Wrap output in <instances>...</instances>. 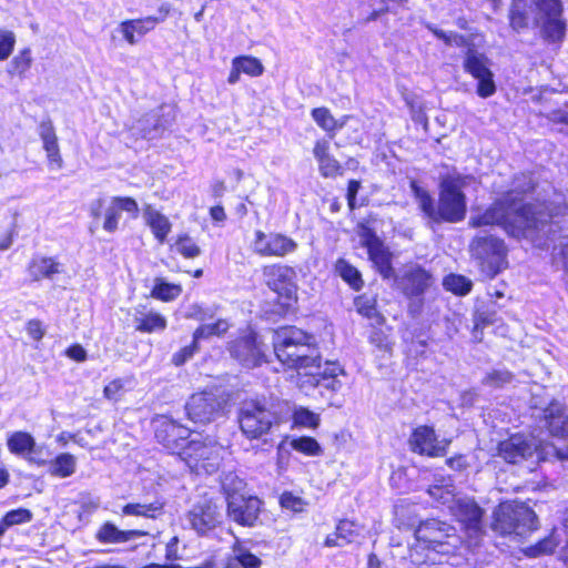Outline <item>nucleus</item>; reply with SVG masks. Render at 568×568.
Returning <instances> with one entry per match:
<instances>
[{"mask_svg": "<svg viewBox=\"0 0 568 568\" xmlns=\"http://www.w3.org/2000/svg\"><path fill=\"white\" fill-rule=\"evenodd\" d=\"M314 155L318 162V169L324 178H335L342 174V166L328 152L326 144H316Z\"/></svg>", "mask_w": 568, "mask_h": 568, "instance_id": "nucleus-32", "label": "nucleus"}, {"mask_svg": "<svg viewBox=\"0 0 568 568\" xmlns=\"http://www.w3.org/2000/svg\"><path fill=\"white\" fill-rule=\"evenodd\" d=\"M163 504L154 501L150 504L129 503L122 507V514L126 516H138L146 518H155L162 513Z\"/></svg>", "mask_w": 568, "mask_h": 568, "instance_id": "nucleus-37", "label": "nucleus"}, {"mask_svg": "<svg viewBox=\"0 0 568 568\" xmlns=\"http://www.w3.org/2000/svg\"><path fill=\"white\" fill-rule=\"evenodd\" d=\"M432 276L419 266H409L403 276L397 280L398 287L407 296H418L430 285Z\"/></svg>", "mask_w": 568, "mask_h": 568, "instance_id": "nucleus-23", "label": "nucleus"}, {"mask_svg": "<svg viewBox=\"0 0 568 568\" xmlns=\"http://www.w3.org/2000/svg\"><path fill=\"white\" fill-rule=\"evenodd\" d=\"M355 307L359 314L367 318H376L379 316L376 308V298L369 295H361L355 298Z\"/></svg>", "mask_w": 568, "mask_h": 568, "instance_id": "nucleus-47", "label": "nucleus"}, {"mask_svg": "<svg viewBox=\"0 0 568 568\" xmlns=\"http://www.w3.org/2000/svg\"><path fill=\"white\" fill-rule=\"evenodd\" d=\"M557 546L558 540L556 538L555 531H552L548 537L538 541L536 545L525 548L523 551L525 556L529 558H537L540 556L552 554Z\"/></svg>", "mask_w": 568, "mask_h": 568, "instance_id": "nucleus-41", "label": "nucleus"}, {"mask_svg": "<svg viewBox=\"0 0 568 568\" xmlns=\"http://www.w3.org/2000/svg\"><path fill=\"white\" fill-rule=\"evenodd\" d=\"M128 214L129 219L135 220L140 215L138 201L129 195H115L109 202L98 197L90 204L89 215L92 220L101 221L102 229L106 233H115L119 230L121 213Z\"/></svg>", "mask_w": 568, "mask_h": 568, "instance_id": "nucleus-6", "label": "nucleus"}, {"mask_svg": "<svg viewBox=\"0 0 568 568\" xmlns=\"http://www.w3.org/2000/svg\"><path fill=\"white\" fill-rule=\"evenodd\" d=\"M179 458L195 474H213L219 469L221 455L220 445L210 436H200L189 440Z\"/></svg>", "mask_w": 568, "mask_h": 568, "instance_id": "nucleus-7", "label": "nucleus"}, {"mask_svg": "<svg viewBox=\"0 0 568 568\" xmlns=\"http://www.w3.org/2000/svg\"><path fill=\"white\" fill-rule=\"evenodd\" d=\"M124 379L114 378L103 387V397L111 402H119L124 393Z\"/></svg>", "mask_w": 568, "mask_h": 568, "instance_id": "nucleus-51", "label": "nucleus"}, {"mask_svg": "<svg viewBox=\"0 0 568 568\" xmlns=\"http://www.w3.org/2000/svg\"><path fill=\"white\" fill-rule=\"evenodd\" d=\"M265 284L276 293L285 311L291 310L297 303L298 286L295 270L287 265L273 264L263 268Z\"/></svg>", "mask_w": 568, "mask_h": 568, "instance_id": "nucleus-10", "label": "nucleus"}, {"mask_svg": "<svg viewBox=\"0 0 568 568\" xmlns=\"http://www.w3.org/2000/svg\"><path fill=\"white\" fill-rule=\"evenodd\" d=\"M28 337L36 343L42 341L45 335V326L39 318H31L24 325Z\"/></svg>", "mask_w": 568, "mask_h": 568, "instance_id": "nucleus-54", "label": "nucleus"}, {"mask_svg": "<svg viewBox=\"0 0 568 568\" xmlns=\"http://www.w3.org/2000/svg\"><path fill=\"white\" fill-rule=\"evenodd\" d=\"M494 531L520 541L539 528L536 513L519 501L501 503L494 511Z\"/></svg>", "mask_w": 568, "mask_h": 568, "instance_id": "nucleus-5", "label": "nucleus"}, {"mask_svg": "<svg viewBox=\"0 0 568 568\" xmlns=\"http://www.w3.org/2000/svg\"><path fill=\"white\" fill-rule=\"evenodd\" d=\"M444 287L457 295H466L471 290V282L463 276L450 274L444 278Z\"/></svg>", "mask_w": 568, "mask_h": 568, "instance_id": "nucleus-44", "label": "nucleus"}, {"mask_svg": "<svg viewBox=\"0 0 568 568\" xmlns=\"http://www.w3.org/2000/svg\"><path fill=\"white\" fill-rule=\"evenodd\" d=\"M179 537L173 536L165 545V560L170 564H175V561L180 558L178 550Z\"/></svg>", "mask_w": 568, "mask_h": 568, "instance_id": "nucleus-61", "label": "nucleus"}, {"mask_svg": "<svg viewBox=\"0 0 568 568\" xmlns=\"http://www.w3.org/2000/svg\"><path fill=\"white\" fill-rule=\"evenodd\" d=\"M549 433L556 437H568V414L560 403H551L545 409Z\"/></svg>", "mask_w": 568, "mask_h": 568, "instance_id": "nucleus-27", "label": "nucleus"}, {"mask_svg": "<svg viewBox=\"0 0 568 568\" xmlns=\"http://www.w3.org/2000/svg\"><path fill=\"white\" fill-rule=\"evenodd\" d=\"M232 357L241 361L248 351V335L240 336L232 341L229 345Z\"/></svg>", "mask_w": 568, "mask_h": 568, "instance_id": "nucleus-55", "label": "nucleus"}, {"mask_svg": "<svg viewBox=\"0 0 568 568\" xmlns=\"http://www.w3.org/2000/svg\"><path fill=\"white\" fill-rule=\"evenodd\" d=\"M171 250L186 260H193L201 255L202 250L187 233H180L175 236Z\"/></svg>", "mask_w": 568, "mask_h": 568, "instance_id": "nucleus-33", "label": "nucleus"}, {"mask_svg": "<svg viewBox=\"0 0 568 568\" xmlns=\"http://www.w3.org/2000/svg\"><path fill=\"white\" fill-rule=\"evenodd\" d=\"M40 134L42 136L43 142H54L55 140V135L51 124H41Z\"/></svg>", "mask_w": 568, "mask_h": 568, "instance_id": "nucleus-64", "label": "nucleus"}, {"mask_svg": "<svg viewBox=\"0 0 568 568\" xmlns=\"http://www.w3.org/2000/svg\"><path fill=\"white\" fill-rule=\"evenodd\" d=\"M189 523L199 535L203 536L213 530L219 524V511L212 500L195 504L186 515Z\"/></svg>", "mask_w": 568, "mask_h": 568, "instance_id": "nucleus-22", "label": "nucleus"}, {"mask_svg": "<svg viewBox=\"0 0 568 568\" xmlns=\"http://www.w3.org/2000/svg\"><path fill=\"white\" fill-rule=\"evenodd\" d=\"M428 494L439 504L447 506L450 514L462 524L468 548L479 545L483 535V510L469 498L457 497L450 479H442L440 484L429 487ZM417 545L422 549L434 550L437 554H454L464 544L456 535L455 528L436 519L427 520L415 531Z\"/></svg>", "mask_w": 568, "mask_h": 568, "instance_id": "nucleus-2", "label": "nucleus"}, {"mask_svg": "<svg viewBox=\"0 0 568 568\" xmlns=\"http://www.w3.org/2000/svg\"><path fill=\"white\" fill-rule=\"evenodd\" d=\"M229 327L230 325L227 321L219 318L212 324H203L197 326L193 332L192 337L200 342L201 339H206L212 336H222L227 332Z\"/></svg>", "mask_w": 568, "mask_h": 568, "instance_id": "nucleus-40", "label": "nucleus"}, {"mask_svg": "<svg viewBox=\"0 0 568 568\" xmlns=\"http://www.w3.org/2000/svg\"><path fill=\"white\" fill-rule=\"evenodd\" d=\"M248 568V550H243L240 554L230 557L223 568Z\"/></svg>", "mask_w": 568, "mask_h": 568, "instance_id": "nucleus-60", "label": "nucleus"}, {"mask_svg": "<svg viewBox=\"0 0 568 568\" xmlns=\"http://www.w3.org/2000/svg\"><path fill=\"white\" fill-rule=\"evenodd\" d=\"M361 242L367 248L368 255L373 264L384 278L394 276V268L390 263L392 255L384 246L383 242L367 227H363L361 233Z\"/></svg>", "mask_w": 568, "mask_h": 568, "instance_id": "nucleus-19", "label": "nucleus"}, {"mask_svg": "<svg viewBox=\"0 0 568 568\" xmlns=\"http://www.w3.org/2000/svg\"><path fill=\"white\" fill-rule=\"evenodd\" d=\"M471 181L469 176L452 174L440 183L438 221L458 222L465 217L466 200L463 189Z\"/></svg>", "mask_w": 568, "mask_h": 568, "instance_id": "nucleus-8", "label": "nucleus"}, {"mask_svg": "<svg viewBox=\"0 0 568 568\" xmlns=\"http://www.w3.org/2000/svg\"><path fill=\"white\" fill-rule=\"evenodd\" d=\"M242 72L248 73V57H239L233 60L229 82L232 84L237 82Z\"/></svg>", "mask_w": 568, "mask_h": 568, "instance_id": "nucleus-56", "label": "nucleus"}, {"mask_svg": "<svg viewBox=\"0 0 568 568\" xmlns=\"http://www.w3.org/2000/svg\"><path fill=\"white\" fill-rule=\"evenodd\" d=\"M293 426L308 429H316L321 423V415L306 407L297 406L292 415Z\"/></svg>", "mask_w": 568, "mask_h": 568, "instance_id": "nucleus-38", "label": "nucleus"}, {"mask_svg": "<svg viewBox=\"0 0 568 568\" xmlns=\"http://www.w3.org/2000/svg\"><path fill=\"white\" fill-rule=\"evenodd\" d=\"M166 327V317L156 311L142 313L141 316L134 318V329L142 334L163 332Z\"/></svg>", "mask_w": 568, "mask_h": 568, "instance_id": "nucleus-29", "label": "nucleus"}, {"mask_svg": "<svg viewBox=\"0 0 568 568\" xmlns=\"http://www.w3.org/2000/svg\"><path fill=\"white\" fill-rule=\"evenodd\" d=\"M32 61L31 49L24 48L10 61L8 72L12 75L23 78L26 72L31 68Z\"/></svg>", "mask_w": 568, "mask_h": 568, "instance_id": "nucleus-42", "label": "nucleus"}, {"mask_svg": "<svg viewBox=\"0 0 568 568\" xmlns=\"http://www.w3.org/2000/svg\"><path fill=\"white\" fill-rule=\"evenodd\" d=\"M532 4L529 10L524 6V10L527 16V22L531 18L535 23H539L540 20L552 17L561 16L562 7L560 0H531Z\"/></svg>", "mask_w": 568, "mask_h": 568, "instance_id": "nucleus-28", "label": "nucleus"}, {"mask_svg": "<svg viewBox=\"0 0 568 568\" xmlns=\"http://www.w3.org/2000/svg\"><path fill=\"white\" fill-rule=\"evenodd\" d=\"M534 189V181L529 174H521L513 182L503 201L495 202L483 214L473 216L470 224L475 227L485 225H500L510 236L527 239L536 246H548L547 241H554L552 221L559 213H552L545 204L517 203V195ZM567 206L560 210L565 214Z\"/></svg>", "mask_w": 568, "mask_h": 568, "instance_id": "nucleus-1", "label": "nucleus"}, {"mask_svg": "<svg viewBox=\"0 0 568 568\" xmlns=\"http://www.w3.org/2000/svg\"><path fill=\"white\" fill-rule=\"evenodd\" d=\"M336 531L344 545L353 542L361 535L362 528L352 520H341Z\"/></svg>", "mask_w": 568, "mask_h": 568, "instance_id": "nucleus-46", "label": "nucleus"}, {"mask_svg": "<svg viewBox=\"0 0 568 568\" xmlns=\"http://www.w3.org/2000/svg\"><path fill=\"white\" fill-rule=\"evenodd\" d=\"M550 450L555 452L561 459L568 458V450L561 452L557 450L552 445L537 444L536 438L521 434L513 435L498 445V455L510 464L520 463L535 454L538 459H546Z\"/></svg>", "mask_w": 568, "mask_h": 568, "instance_id": "nucleus-9", "label": "nucleus"}, {"mask_svg": "<svg viewBox=\"0 0 568 568\" xmlns=\"http://www.w3.org/2000/svg\"><path fill=\"white\" fill-rule=\"evenodd\" d=\"M146 535V531L140 529L120 530L113 523L106 521L97 530L95 538L101 544H121Z\"/></svg>", "mask_w": 568, "mask_h": 568, "instance_id": "nucleus-25", "label": "nucleus"}, {"mask_svg": "<svg viewBox=\"0 0 568 568\" xmlns=\"http://www.w3.org/2000/svg\"><path fill=\"white\" fill-rule=\"evenodd\" d=\"M200 351V344L197 339L192 337V342L181 347L178 352L172 355L171 362L174 366L179 367L184 365L189 359H191L197 352Z\"/></svg>", "mask_w": 568, "mask_h": 568, "instance_id": "nucleus-48", "label": "nucleus"}, {"mask_svg": "<svg viewBox=\"0 0 568 568\" xmlns=\"http://www.w3.org/2000/svg\"><path fill=\"white\" fill-rule=\"evenodd\" d=\"M48 156V165L51 170H59L62 168V158L60 155L59 144H44Z\"/></svg>", "mask_w": 568, "mask_h": 568, "instance_id": "nucleus-58", "label": "nucleus"}, {"mask_svg": "<svg viewBox=\"0 0 568 568\" xmlns=\"http://www.w3.org/2000/svg\"><path fill=\"white\" fill-rule=\"evenodd\" d=\"M145 224L150 227L159 244H164L172 231V223L169 217L154 210L150 204L143 207Z\"/></svg>", "mask_w": 568, "mask_h": 568, "instance_id": "nucleus-26", "label": "nucleus"}, {"mask_svg": "<svg viewBox=\"0 0 568 568\" xmlns=\"http://www.w3.org/2000/svg\"><path fill=\"white\" fill-rule=\"evenodd\" d=\"M230 517L242 526H248V513L246 507L236 506L234 501H229L227 506Z\"/></svg>", "mask_w": 568, "mask_h": 568, "instance_id": "nucleus-57", "label": "nucleus"}, {"mask_svg": "<svg viewBox=\"0 0 568 568\" xmlns=\"http://www.w3.org/2000/svg\"><path fill=\"white\" fill-rule=\"evenodd\" d=\"M317 371L312 369L308 372V375L300 377L297 381L298 387L306 394L311 389L317 388L328 405H335L334 397L343 387V383L338 377L345 375L344 369L337 364H332L322 373H317Z\"/></svg>", "mask_w": 568, "mask_h": 568, "instance_id": "nucleus-12", "label": "nucleus"}, {"mask_svg": "<svg viewBox=\"0 0 568 568\" xmlns=\"http://www.w3.org/2000/svg\"><path fill=\"white\" fill-rule=\"evenodd\" d=\"M27 272L32 282L52 280L54 275L61 273V264L55 257L34 256L28 263Z\"/></svg>", "mask_w": 568, "mask_h": 568, "instance_id": "nucleus-24", "label": "nucleus"}, {"mask_svg": "<svg viewBox=\"0 0 568 568\" xmlns=\"http://www.w3.org/2000/svg\"><path fill=\"white\" fill-rule=\"evenodd\" d=\"M7 447L12 455L26 458L31 465L44 467L48 464V459L40 456L42 448L37 445L34 437L26 430L12 432L7 437Z\"/></svg>", "mask_w": 568, "mask_h": 568, "instance_id": "nucleus-16", "label": "nucleus"}, {"mask_svg": "<svg viewBox=\"0 0 568 568\" xmlns=\"http://www.w3.org/2000/svg\"><path fill=\"white\" fill-rule=\"evenodd\" d=\"M361 187V183L356 180H351L347 187V202L348 206L353 210L356 206V194Z\"/></svg>", "mask_w": 568, "mask_h": 568, "instance_id": "nucleus-62", "label": "nucleus"}, {"mask_svg": "<svg viewBox=\"0 0 568 568\" xmlns=\"http://www.w3.org/2000/svg\"><path fill=\"white\" fill-rule=\"evenodd\" d=\"M274 352L278 361L296 369L300 377L321 368V354L315 337L298 327L278 328L274 337Z\"/></svg>", "mask_w": 568, "mask_h": 568, "instance_id": "nucleus-3", "label": "nucleus"}, {"mask_svg": "<svg viewBox=\"0 0 568 568\" xmlns=\"http://www.w3.org/2000/svg\"><path fill=\"white\" fill-rule=\"evenodd\" d=\"M447 464L450 468L455 470H462L467 467L466 457L463 455L454 456L447 459Z\"/></svg>", "mask_w": 568, "mask_h": 568, "instance_id": "nucleus-63", "label": "nucleus"}, {"mask_svg": "<svg viewBox=\"0 0 568 568\" xmlns=\"http://www.w3.org/2000/svg\"><path fill=\"white\" fill-rule=\"evenodd\" d=\"M239 392H221L211 387L193 393L186 404V417L194 424L207 425L226 416L239 404Z\"/></svg>", "mask_w": 568, "mask_h": 568, "instance_id": "nucleus-4", "label": "nucleus"}, {"mask_svg": "<svg viewBox=\"0 0 568 568\" xmlns=\"http://www.w3.org/2000/svg\"><path fill=\"white\" fill-rule=\"evenodd\" d=\"M174 119V109L169 104H163L156 111L146 113L139 119L134 130L140 134V139L155 140L161 139V132Z\"/></svg>", "mask_w": 568, "mask_h": 568, "instance_id": "nucleus-17", "label": "nucleus"}, {"mask_svg": "<svg viewBox=\"0 0 568 568\" xmlns=\"http://www.w3.org/2000/svg\"><path fill=\"white\" fill-rule=\"evenodd\" d=\"M158 11L159 16L122 21L118 27L119 32L129 44H136L140 38L144 37L152 31L158 23L166 19L171 12V6L169 3H162Z\"/></svg>", "mask_w": 568, "mask_h": 568, "instance_id": "nucleus-14", "label": "nucleus"}, {"mask_svg": "<svg viewBox=\"0 0 568 568\" xmlns=\"http://www.w3.org/2000/svg\"><path fill=\"white\" fill-rule=\"evenodd\" d=\"M297 248V243L288 236L277 233H256L254 250L265 256H285Z\"/></svg>", "mask_w": 568, "mask_h": 568, "instance_id": "nucleus-21", "label": "nucleus"}, {"mask_svg": "<svg viewBox=\"0 0 568 568\" xmlns=\"http://www.w3.org/2000/svg\"><path fill=\"white\" fill-rule=\"evenodd\" d=\"M32 518L33 514L28 508L20 507L7 511L0 518V537H2L10 527L30 523Z\"/></svg>", "mask_w": 568, "mask_h": 568, "instance_id": "nucleus-34", "label": "nucleus"}, {"mask_svg": "<svg viewBox=\"0 0 568 568\" xmlns=\"http://www.w3.org/2000/svg\"><path fill=\"white\" fill-rule=\"evenodd\" d=\"M513 381V375L505 369H495L486 375L483 383L490 387H501Z\"/></svg>", "mask_w": 568, "mask_h": 568, "instance_id": "nucleus-52", "label": "nucleus"}, {"mask_svg": "<svg viewBox=\"0 0 568 568\" xmlns=\"http://www.w3.org/2000/svg\"><path fill=\"white\" fill-rule=\"evenodd\" d=\"M191 430L184 425L171 419L163 418L154 430L156 442L171 455L179 457V452L185 446L184 442L190 437Z\"/></svg>", "mask_w": 568, "mask_h": 568, "instance_id": "nucleus-15", "label": "nucleus"}, {"mask_svg": "<svg viewBox=\"0 0 568 568\" xmlns=\"http://www.w3.org/2000/svg\"><path fill=\"white\" fill-rule=\"evenodd\" d=\"M64 354L74 362L82 363L87 361L88 354L84 347L79 343H73L67 347Z\"/></svg>", "mask_w": 568, "mask_h": 568, "instance_id": "nucleus-59", "label": "nucleus"}, {"mask_svg": "<svg viewBox=\"0 0 568 568\" xmlns=\"http://www.w3.org/2000/svg\"><path fill=\"white\" fill-rule=\"evenodd\" d=\"M336 272L339 274V276L347 282L351 287L358 291L363 286V281L361 277L359 272L357 268H355L353 265H351L345 260H338L336 262Z\"/></svg>", "mask_w": 568, "mask_h": 568, "instance_id": "nucleus-43", "label": "nucleus"}, {"mask_svg": "<svg viewBox=\"0 0 568 568\" xmlns=\"http://www.w3.org/2000/svg\"><path fill=\"white\" fill-rule=\"evenodd\" d=\"M470 251L488 276H495L506 266V246L493 235H477L470 244Z\"/></svg>", "mask_w": 568, "mask_h": 568, "instance_id": "nucleus-11", "label": "nucleus"}, {"mask_svg": "<svg viewBox=\"0 0 568 568\" xmlns=\"http://www.w3.org/2000/svg\"><path fill=\"white\" fill-rule=\"evenodd\" d=\"M412 191L418 202V205L420 210L424 212V214L433 220L438 221V207L435 206L434 201L429 193L420 187L416 181L410 182Z\"/></svg>", "mask_w": 568, "mask_h": 568, "instance_id": "nucleus-36", "label": "nucleus"}, {"mask_svg": "<svg viewBox=\"0 0 568 568\" xmlns=\"http://www.w3.org/2000/svg\"><path fill=\"white\" fill-rule=\"evenodd\" d=\"M48 473L55 478L72 476L77 469V458L70 453H60L53 459L48 460Z\"/></svg>", "mask_w": 568, "mask_h": 568, "instance_id": "nucleus-30", "label": "nucleus"}, {"mask_svg": "<svg viewBox=\"0 0 568 568\" xmlns=\"http://www.w3.org/2000/svg\"><path fill=\"white\" fill-rule=\"evenodd\" d=\"M409 445L414 453L439 457L446 454L449 440L438 439L434 428L429 426H419L414 429Z\"/></svg>", "mask_w": 568, "mask_h": 568, "instance_id": "nucleus-18", "label": "nucleus"}, {"mask_svg": "<svg viewBox=\"0 0 568 568\" xmlns=\"http://www.w3.org/2000/svg\"><path fill=\"white\" fill-rule=\"evenodd\" d=\"M183 292L179 283H170L163 277H155L154 284L150 291V296L163 303L175 301Z\"/></svg>", "mask_w": 568, "mask_h": 568, "instance_id": "nucleus-31", "label": "nucleus"}, {"mask_svg": "<svg viewBox=\"0 0 568 568\" xmlns=\"http://www.w3.org/2000/svg\"><path fill=\"white\" fill-rule=\"evenodd\" d=\"M280 504L284 509L293 513H302L307 503L298 496L293 495L290 491H285L281 495Z\"/></svg>", "mask_w": 568, "mask_h": 568, "instance_id": "nucleus-53", "label": "nucleus"}, {"mask_svg": "<svg viewBox=\"0 0 568 568\" xmlns=\"http://www.w3.org/2000/svg\"><path fill=\"white\" fill-rule=\"evenodd\" d=\"M278 422V404L266 399L251 403V438L266 434Z\"/></svg>", "mask_w": 568, "mask_h": 568, "instance_id": "nucleus-20", "label": "nucleus"}, {"mask_svg": "<svg viewBox=\"0 0 568 568\" xmlns=\"http://www.w3.org/2000/svg\"><path fill=\"white\" fill-rule=\"evenodd\" d=\"M312 116L317 125L327 132H332L343 125V123L338 124L327 108L313 109Z\"/></svg>", "mask_w": 568, "mask_h": 568, "instance_id": "nucleus-45", "label": "nucleus"}, {"mask_svg": "<svg viewBox=\"0 0 568 568\" xmlns=\"http://www.w3.org/2000/svg\"><path fill=\"white\" fill-rule=\"evenodd\" d=\"M16 34L6 29H0V61L7 60L13 52Z\"/></svg>", "mask_w": 568, "mask_h": 568, "instance_id": "nucleus-50", "label": "nucleus"}, {"mask_svg": "<svg viewBox=\"0 0 568 568\" xmlns=\"http://www.w3.org/2000/svg\"><path fill=\"white\" fill-rule=\"evenodd\" d=\"M536 24L541 27L542 36L548 41H560L565 37L566 24L560 19V16L545 18Z\"/></svg>", "mask_w": 568, "mask_h": 568, "instance_id": "nucleus-35", "label": "nucleus"}, {"mask_svg": "<svg viewBox=\"0 0 568 568\" xmlns=\"http://www.w3.org/2000/svg\"><path fill=\"white\" fill-rule=\"evenodd\" d=\"M290 446L292 449L305 456L316 457L323 454V448L320 443L315 438L308 436L292 438L290 440Z\"/></svg>", "mask_w": 568, "mask_h": 568, "instance_id": "nucleus-39", "label": "nucleus"}, {"mask_svg": "<svg viewBox=\"0 0 568 568\" xmlns=\"http://www.w3.org/2000/svg\"><path fill=\"white\" fill-rule=\"evenodd\" d=\"M524 6L525 0H513L509 18L511 27L516 30L527 27V16Z\"/></svg>", "mask_w": 568, "mask_h": 568, "instance_id": "nucleus-49", "label": "nucleus"}, {"mask_svg": "<svg viewBox=\"0 0 568 568\" xmlns=\"http://www.w3.org/2000/svg\"><path fill=\"white\" fill-rule=\"evenodd\" d=\"M489 64V59L475 48H468L465 52L464 70L478 81L476 93L484 99L494 95L497 90Z\"/></svg>", "mask_w": 568, "mask_h": 568, "instance_id": "nucleus-13", "label": "nucleus"}]
</instances>
